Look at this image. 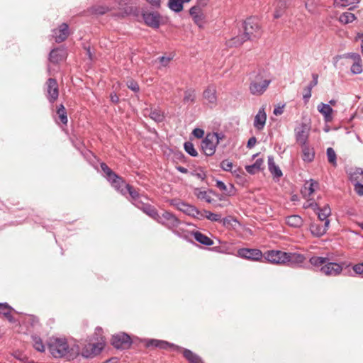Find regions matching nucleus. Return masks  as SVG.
Returning <instances> with one entry per match:
<instances>
[{
    "mask_svg": "<svg viewBox=\"0 0 363 363\" xmlns=\"http://www.w3.org/2000/svg\"><path fill=\"white\" fill-rule=\"evenodd\" d=\"M50 354L55 358L67 357L74 359L81 352L77 344L69 345L65 338L51 337L47 342Z\"/></svg>",
    "mask_w": 363,
    "mask_h": 363,
    "instance_id": "nucleus-1",
    "label": "nucleus"
},
{
    "mask_svg": "<svg viewBox=\"0 0 363 363\" xmlns=\"http://www.w3.org/2000/svg\"><path fill=\"white\" fill-rule=\"evenodd\" d=\"M244 33L239 35L230 41V45L239 46L247 40L259 38L262 31L257 19L255 18H247L243 23Z\"/></svg>",
    "mask_w": 363,
    "mask_h": 363,
    "instance_id": "nucleus-2",
    "label": "nucleus"
},
{
    "mask_svg": "<svg viewBox=\"0 0 363 363\" xmlns=\"http://www.w3.org/2000/svg\"><path fill=\"white\" fill-rule=\"evenodd\" d=\"M250 91L256 96L263 94L270 84V80L265 78L264 72L260 69L250 74Z\"/></svg>",
    "mask_w": 363,
    "mask_h": 363,
    "instance_id": "nucleus-3",
    "label": "nucleus"
},
{
    "mask_svg": "<svg viewBox=\"0 0 363 363\" xmlns=\"http://www.w3.org/2000/svg\"><path fill=\"white\" fill-rule=\"evenodd\" d=\"M223 138V135L217 133H208L201 143V148L204 154L211 156L215 153L216 147L220 140Z\"/></svg>",
    "mask_w": 363,
    "mask_h": 363,
    "instance_id": "nucleus-4",
    "label": "nucleus"
},
{
    "mask_svg": "<svg viewBox=\"0 0 363 363\" xmlns=\"http://www.w3.org/2000/svg\"><path fill=\"white\" fill-rule=\"evenodd\" d=\"M104 345L105 342L102 338L96 343H89L83 348L82 355L86 358L93 357L101 352Z\"/></svg>",
    "mask_w": 363,
    "mask_h": 363,
    "instance_id": "nucleus-5",
    "label": "nucleus"
},
{
    "mask_svg": "<svg viewBox=\"0 0 363 363\" xmlns=\"http://www.w3.org/2000/svg\"><path fill=\"white\" fill-rule=\"evenodd\" d=\"M286 252L280 250H269L266 252L262 258L272 264H284Z\"/></svg>",
    "mask_w": 363,
    "mask_h": 363,
    "instance_id": "nucleus-6",
    "label": "nucleus"
},
{
    "mask_svg": "<svg viewBox=\"0 0 363 363\" xmlns=\"http://www.w3.org/2000/svg\"><path fill=\"white\" fill-rule=\"evenodd\" d=\"M143 18L145 24L152 28H157L163 23L164 19L156 11H145L143 14Z\"/></svg>",
    "mask_w": 363,
    "mask_h": 363,
    "instance_id": "nucleus-7",
    "label": "nucleus"
},
{
    "mask_svg": "<svg viewBox=\"0 0 363 363\" xmlns=\"http://www.w3.org/2000/svg\"><path fill=\"white\" fill-rule=\"evenodd\" d=\"M111 343L117 349L125 350L130 347L132 342L128 335L121 333L112 337Z\"/></svg>",
    "mask_w": 363,
    "mask_h": 363,
    "instance_id": "nucleus-8",
    "label": "nucleus"
},
{
    "mask_svg": "<svg viewBox=\"0 0 363 363\" xmlns=\"http://www.w3.org/2000/svg\"><path fill=\"white\" fill-rule=\"evenodd\" d=\"M311 130V125L306 123H301L298 125L295 131V137L297 143L301 145H305L308 142L309 133Z\"/></svg>",
    "mask_w": 363,
    "mask_h": 363,
    "instance_id": "nucleus-9",
    "label": "nucleus"
},
{
    "mask_svg": "<svg viewBox=\"0 0 363 363\" xmlns=\"http://www.w3.org/2000/svg\"><path fill=\"white\" fill-rule=\"evenodd\" d=\"M171 204L178 210L189 216L196 217L200 214V212L194 206L187 204L179 200H172L171 201Z\"/></svg>",
    "mask_w": 363,
    "mask_h": 363,
    "instance_id": "nucleus-10",
    "label": "nucleus"
},
{
    "mask_svg": "<svg viewBox=\"0 0 363 363\" xmlns=\"http://www.w3.org/2000/svg\"><path fill=\"white\" fill-rule=\"evenodd\" d=\"M205 104L210 108L217 105L216 88L214 85H209L203 92Z\"/></svg>",
    "mask_w": 363,
    "mask_h": 363,
    "instance_id": "nucleus-11",
    "label": "nucleus"
},
{
    "mask_svg": "<svg viewBox=\"0 0 363 363\" xmlns=\"http://www.w3.org/2000/svg\"><path fill=\"white\" fill-rule=\"evenodd\" d=\"M157 222L167 226L169 228H175L179 223L177 218L172 213L167 211H165L162 215L159 216Z\"/></svg>",
    "mask_w": 363,
    "mask_h": 363,
    "instance_id": "nucleus-12",
    "label": "nucleus"
},
{
    "mask_svg": "<svg viewBox=\"0 0 363 363\" xmlns=\"http://www.w3.org/2000/svg\"><path fill=\"white\" fill-rule=\"evenodd\" d=\"M47 98L50 102L55 101L59 95L58 84L55 79L50 78L46 83Z\"/></svg>",
    "mask_w": 363,
    "mask_h": 363,
    "instance_id": "nucleus-13",
    "label": "nucleus"
},
{
    "mask_svg": "<svg viewBox=\"0 0 363 363\" xmlns=\"http://www.w3.org/2000/svg\"><path fill=\"white\" fill-rule=\"evenodd\" d=\"M240 257L252 260H259L262 258L263 254L257 249L242 248L238 251Z\"/></svg>",
    "mask_w": 363,
    "mask_h": 363,
    "instance_id": "nucleus-14",
    "label": "nucleus"
},
{
    "mask_svg": "<svg viewBox=\"0 0 363 363\" xmlns=\"http://www.w3.org/2000/svg\"><path fill=\"white\" fill-rule=\"evenodd\" d=\"M267 121V113L265 112V106H262L258 111L254 118L253 125L257 130H262Z\"/></svg>",
    "mask_w": 363,
    "mask_h": 363,
    "instance_id": "nucleus-15",
    "label": "nucleus"
},
{
    "mask_svg": "<svg viewBox=\"0 0 363 363\" xmlns=\"http://www.w3.org/2000/svg\"><path fill=\"white\" fill-rule=\"evenodd\" d=\"M342 267L340 264L328 261L321 268L320 271L328 276H337L341 273Z\"/></svg>",
    "mask_w": 363,
    "mask_h": 363,
    "instance_id": "nucleus-16",
    "label": "nucleus"
},
{
    "mask_svg": "<svg viewBox=\"0 0 363 363\" xmlns=\"http://www.w3.org/2000/svg\"><path fill=\"white\" fill-rule=\"evenodd\" d=\"M189 13L195 23L201 27L204 23L205 14L199 6H194L189 10Z\"/></svg>",
    "mask_w": 363,
    "mask_h": 363,
    "instance_id": "nucleus-17",
    "label": "nucleus"
},
{
    "mask_svg": "<svg viewBox=\"0 0 363 363\" xmlns=\"http://www.w3.org/2000/svg\"><path fill=\"white\" fill-rule=\"evenodd\" d=\"M69 28L66 23L61 24L58 28L53 30L52 36L57 43H61L69 35Z\"/></svg>",
    "mask_w": 363,
    "mask_h": 363,
    "instance_id": "nucleus-18",
    "label": "nucleus"
},
{
    "mask_svg": "<svg viewBox=\"0 0 363 363\" xmlns=\"http://www.w3.org/2000/svg\"><path fill=\"white\" fill-rule=\"evenodd\" d=\"M330 220H327L323 224L313 223L311 224L310 230L311 233L316 237L323 235L328 229Z\"/></svg>",
    "mask_w": 363,
    "mask_h": 363,
    "instance_id": "nucleus-19",
    "label": "nucleus"
},
{
    "mask_svg": "<svg viewBox=\"0 0 363 363\" xmlns=\"http://www.w3.org/2000/svg\"><path fill=\"white\" fill-rule=\"evenodd\" d=\"M318 111L323 116L325 122H331L333 121V109L330 104L320 103L317 106Z\"/></svg>",
    "mask_w": 363,
    "mask_h": 363,
    "instance_id": "nucleus-20",
    "label": "nucleus"
},
{
    "mask_svg": "<svg viewBox=\"0 0 363 363\" xmlns=\"http://www.w3.org/2000/svg\"><path fill=\"white\" fill-rule=\"evenodd\" d=\"M318 186V183L312 179L310 181H307L302 189H301V194L303 195V198L305 199H309L310 196L313 194L315 191V188Z\"/></svg>",
    "mask_w": 363,
    "mask_h": 363,
    "instance_id": "nucleus-21",
    "label": "nucleus"
},
{
    "mask_svg": "<svg viewBox=\"0 0 363 363\" xmlns=\"http://www.w3.org/2000/svg\"><path fill=\"white\" fill-rule=\"evenodd\" d=\"M111 175L108 180L116 189L120 191L122 194H125V185L123 179L116 174Z\"/></svg>",
    "mask_w": 363,
    "mask_h": 363,
    "instance_id": "nucleus-22",
    "label": "nucleus"
},
{
    "mask_svg": "<svg viewBox=\"0 0 363 363\" xmlns=\"http://www.w3.org/2000/svg\"><path fill=\"white\" fill-rule=\"evenodd\" d=\"M305 260V257L299 253H287L285 259V264H298L303 263Z\"/></svg>",
    "mask_w": 363,
    "mask_h": 363,
    "instance_id": "nucleus-23",
    "label": "nucleus"
},
{
    "mask_svg": "<svg viewBox=\"0 0 363 363\" xmlns=\"http://www.w3.org/2000/svg\"><path fill=\"white\" fill-rule=\"evenodd\" d=\"M302 147V159L303 161L306 162H310L313 161L314 158V151L312 147H311L308 143L305 145H301Z\"/></svg>",
    "mask_w": 363,
    "mask_h": 363,
    "instance_id": "nucleus-24",
    "label": "nucleus"
},
{
    "mask_svg": "<svg viewBox=\"0 0 363 363\" xmlns=\"http://www.w3.org/2000/svg\"><path fill=\"white\" fill-rule=\"evenodd\" d=\"M128 192L133 199V203L137 207L140 208V204L143 203L139 200V194L131 186L125 184V193Z\"/></svg>",
    "mask_w": 363,
    "mask_h": 363,
    "instance_id": "nucleus-25",
    "label": "nucleus"
},
{
    "mask_svg": "<svg viewBox=\"0 0 363 363\" xmlns=\"http://www.w3.org/2000/svg\"><path fill=\"white\" fill-rule=\"evenodd\" d=\"M144 213H145L147 215H148L150 217L152 218L154 220L157 221V218H159V214L157 213L156 210L148 204H145L142 203L140 204V208Z\"/></svg>",
    "mask_w": 363,
    "mask_h": 363,
    "instance_id": "nucleus-26",
    "label": "nucleus"
},
{
    "mask_svg": "<svg viewBox=\"0 0 363 363\" xmlns=\"http://www.w3.org/2000/svg\"><path fill=\"white\" fill-rule=\"evenodd\" d=\"M286 223L289 226L299 228L303 224V219L298 215H292L286 218Z\"/></svg>",
    "mask_w": 363,
    "mask_h": 363,
    "instance_id": "nucleus-27",
    "label": "nucleus"
},
{
    "mask_svg": "<svg viewBox=\"0 0 363 363\" xmlns=\"http://www.w3.org/2000/svg\"><path fill=\"white\" fill-rule=\"evenodd\" d=\"M65 57V51L60 49H54L50 53V60L52 62H58L62 60Z\"/></svg>",
    "mask_w": 363,
    "mask_h": 363,
    "instance_id": "nucleus-28",
    "label": "nucleus"
},
{
    "mask_svg": "<svg viewBox=\"0 0 363 363\" xmlns=\"http://www.w3.org/2000/svg\"><path fill=\"white\" fill-rule=\"evenodd\" d=\"M350 180L354 183L362 182L363 179V170L360 168L351 169L349 172Z\"/></svg>",
    "mask_w": 363,
    "mask_h": 363,
    "instance_id": "nucleus-29",
    "label": "nucleus"
},
{
    "mask_svg": "<svg viewBox=\"0 0 363 363\" xmlns=\"http://www.w3.org/2000/svg\"><path fill=\"white\" fill-rule=\"evenodd\" d=\"M268 166L270 172L277 177H280L282 175V172L279 167L276 165L274 158L272 156L268 157Z\"/></svg>",
    "mask_w": 363,
    "mask_h": 363,
    "instance_id": "nucleus-30",
    "label": "nucleus"
},
{
    "mask_svg": "<svg viewBox=\"0 0 363 363\" xmlns=\"http://www.w3.org/2000/svg\"><path fill=\"white\" fill-rule=\"evenodd\" d=\"M147 347H159L162 349H167L169 347H172L169 342L159 340H149L146 343Z\"/></svg>",
    "mask_w": 363,
    "mask_h": 363,
    "instance_id": "nucleus-31",
    "label": "nucleus"
},
{
    "mask_svg": "<svg viewBox=\"0 0 363 363\" xmlns=\"http://www.w3.org/2000/svg\"><path fill=\"white\" fill-rule=\"evenodd\" d=\"M331 210L329 206L325 205L318 211V219L320 222L325 223V221L329 220L328 217L330 216Z\"/></svg>",
    "mask_w": 363,
    "mask_h": 363,
    "instance_id": "nucleus-32",
    "label": "nucleus"
},
{
    "mask_svg": "<svg viewBox=\"0 0 363 363\" xmlns=\"http://www.w3.org/2000/svg\"><path fill=\"white\" fill-rule=\"evenodd\" d=\"M194 237L196 241L205 245L209 246L212 245L213 243L208 237L198 231L194 233Z\"/></svg>",
    "mask_w": 363,
    "mask_h": 363,
    "instance_id": "nucleus-33",
    "label": "nucleus"
},
{
    "mask_svg": "<svg viewBox=\"0 0 363 363\" xmlns=\"http://www.w3.org/2000/svg\"><path fill=\"white\" fill-rule=\"evenodd\" d=\"M183 354L189 363H203L198 355L189 350H184Z\"/></svg>",
    "mask_w": 363,
    "mask_h": 363,
    "instance_id": "nucleus-34",
    "label": "nucleus"
},
{
    "mask_svg": "<svg viewBox=\"0 0 363 363\" xmlns=\"http://www.w3.org/2000/svg\"><path fill=\"white\" fill-rule=\"evenodd\" d=\"M194 193L199 199L204 200L205 201L209 203L212 202V199L207 191L197 188L195 189Z\"/></svg>",
    "mask_w": 363,
    "mask_h": 363,
    "instance_id": "nucleus-35",
    "label": "nucleus"
},
{
    "mask_svg": "<svg viewBox=\"0 0 363 363\" xmlns=\"http://www.w3.org/2000/svg\"><path fill=\"white\" fill-rule=\"evenodd\" d=\"M13 308L7 303H0V313L3 314L10 322L13 321L11 311Z\"/></svg>",
    "mask_w": 363,
    "mask_h": 363,
    "instance_id": "nucleus-36",
    "label": "nucleus"
},
{
    "mask_svg": "<svg viewBox=\"0 0 363 363\" xmlns=\"http://www.w3.org/2000/svg\"><path fill=\"white\" fill-rule=\"evenodd\" d=\"M262 160H257L253 164L246 166V171L251 174H254L258 171H259L262 165Z\"/></svg>",
    "mask_w": 363,
    "mask_h": 363,
    "instance_id": "nucleus-37",
    "label": "nucleus"
},
{
    "mask_svg": "<svg viewBox=\"0 0 363 363\" xmlns=\"http://www.w3.org/2000/svg\"><path fill=\"white\" fill-rule=\"evenodd\" d=\"M196 94L193 89L186 90L184 92V103L191 104L195 101Z\"/></svg>",
    "mask_w": 363,
    "mask_h": 363,
    "instance_id": "nucleus-38",
    "label": "nucleus"
},
{
    "mask_svg": "<svg viewBox=\"0 0 363 363\" xmlns=\"http://www.w3.org/2000/svg\"><path fill=\"white\" fill-rule=\"evenodd\" d=\"M32 339L34 348L39 352H45V346L43 343L41 338L36 335H34L32 337Z\"/></svg>",
    "mask_w": 363,
    "mask_h": 363,
    "instance_id": "nucleus-39",
    "label": "nucleus"
},
{
    "mask_svg": "<svg viewBox=\"0 0 363 363\" xmlns=\"http://www.w3.org/2000/svg\"><path fill=\"white\" fill-rule=\"evenodd\" d=\"M150 117L155 122H162L164 119L163 113L159 109H151Z\"/></svg>",
    "mask_w": 363,
    "mask_h": 363,
    "instance_id": "nucleus-40",
    "label": "nucleus"
},
{
    "mask_svg": "<svg viewBox=\"0 0 363 363\" xmlns=\"http://www.w3.org/2000/svg\"><path fill=\"white\" fill-rule=\"evenodd\" d=\"M356 19L354 14L350 12H345L340 15V21L342 23L347 24L353 22Z\"/></svg>",
    "mask_w": 363,
    "mask_h": 363,
    "instance_id": "nucleus-41",
    "label": "nucleus"
},
{
    "mask_svg": "<svg viewBox=\"0 0 363 363\" xmlns=\"http://www.w3.org/2000/svg\"><path fill=\"white\" fill-rule=\"evenodd\" d=\"M169 9L175 12H180L183 10V3L179 0H169Z\"/></svg>",
    "mask_w": 363,
    "mask_h": 363,
    "instance_id": "nucleus-42",
    "label": "nucleus"
},
{
    "mask_svg": "<svg viewBox=\"0 0 363 363\" xmlns=\"http://www.w3.org/2000/svg\"><path fill=\"white\" fill-rule=\"evenodd\" d=\"M328 261V258L321 257H313L310 259V263L316 267H320V268L327 264Z\"/></svg>",
    "mask_w": 363,
    "mask_h": 363,
    "instance_id": "nucleus-43",
    "label": "nucleus"
},
{
    "mask_svg": "<svg viewBox=\"0 0 363 363\" xmlns=\"http://www.w3.org/2000/svg\"><path fill=\"white\" fill-rule=\"evenodd\" d=\"M57 113L59 116V118H60L61 122L63 124H67V112H66L65 106L62 104L59 106Z\"/></svg>",
    "mask_w": 363,
    "mask_h": 363,
    "instance_id": "nucleus-44",
    "label": "nucleus"
},
{
    "mask_svg": "<svg viewBox=\"0 0 363 363\" xmlns=\"http://www.w3.org/2000/svg\"><path fill=\"white\" fill-rule=\"evenodd\" d=\"M359 0H335L337 6L346 7L358 4Z\"/></svg>",
    "mask_w": 363,
    "mask_h": 363,
    "instance_id": "nucleus-45",
    "label": "nucleus"
},
{
    "mask_svg": "<svg viewBox=\"0 0 363 363\" xmlns=\"http://www.w3.org/2000/svg\"><path fill=\"white\" fill-rule=\"evenodd\" d=\"M327 157L328 162L333 165H336V154L334 150L332 147H328L327 149Z\"/></svg>",
    "mask_w": 363,
    "mask_h": 363,
    "instance_id": "nucleus-46",
    "label": "nucleus"
},
{
    "mask_svg": "<svg viewBox=\"0 0 363 363\" xmlns=\"http://www.w3.org/2000/svg\"><path fill=\"white\" fill-rule=\"evenodd\" d=\"M202 216L211 221H220L221 219V217L219 214L211 213L208 211H205L204 214Z\"/></svg>",
    "mask_w": 363,
    "mask_h": 363,
    "instance_id": "nucleus-47",
    "label": "nucleus"
},
{
    "mask_svg": "<svg viewBox=\"0 0 363 363\" xmlns=\"http://www.w3.org/2000/svg\"><path fill=\"white\" fill-rule=\"evenodd\" d=\"M184 149L191 156L195 157L198 154L197 151L194 147V145L190 142H186L184 143Z\"/></svg>",
    "mask_w": 363,
    "mask_h": 363,
    "instance_id": "nucleus-48",
    "label": "nucleus"
},
{
    "mask_svg": "<svg viewBox=\"0 0 363 363\" xmlns=\"http://www.w3.org/2000/svg\"><path fill=\"white\" fill-rule=\"evenodd\" d=\"M351 71L354 74H359L362 72L361 60L354 62L353 65L351 67Z\"/></svg>",
    "mask_w": 363,
    "mask_h": 363,
    "instance_id": "nucleus-49",
    "label": "nucleus"
},
{
    "mask_svg": "<svg viewBox=\"0 0 363 363\" xmlns=\"http://www.w3.org/2000/svg\"><path fill=\"white\" fill-rule=\"evenodd\" d=\"M233 167V162L229 160H224L220 163V167L226 172H230Z\"/></svg>",
    "mask_w": 363,
    "mask_h": 363,
    "instance_id": "nucleus-50",
    "label": "nucleus"
},
{
    "mask_svg": "<svg viewBox=\"0 0 363 363\" xmlns=\"http://www.w3.org/2000/svg\"><path fill=\"white\" fill-rule=\"evenodd\" d=\"M317 83L316 81L314 82L313 84H311L309 86H308L305 89H304V94H303V99L306 101H308V100L311 98V89H312V87L315 85Z\"/></svg>",
    "mask_w": 363,
    "mask_h": 363,
    "instance_id": "nucleus-51",
    "label": "nucleus"
},
{
    "mask_svg": "<svg viewBox=\"0 0 363 363\" xmlns=\"http://www.w3.org/2000/svg\"><path fill=\"white\" fill-rule=\"evenodd\" d=\"M126 84L127 86L134 92H138L140 89L138 83L133 79L128 80Z\"/></svg>",
    "mask_w": 363,
    "mask_h": 363,
    "instance_id": "nucleus-52",
    "label": "nucleus"
},
{
    "mask_svg": "<svg viewBox=\"0 0 363 363\" xmlns=\"http://www.w3.org/2000/svg\"><path fill=\"white\" fill-rule=\"evenodd\" d=\"M352 269L356 274L363 277V262L354 265Z\"/></svg>",
    "mask_w": 363,
    "mask_h": 363,
    "instance_id": "nucleus-53",
    "label": "nucleus"
},
{
    "mask_svg": "<svg viewBox=\"0 0 363 363\" xmlns=\"http://www.w3.org/2000/svg\"><path fill=\"white\" fill-rule=\"evenodd\" d=\"M101 169L106 174L107 179H109L112 175L115 173L112 172V170L104 163L101 164Z\"/></svg>",
    "mask_w": 363,
    "mask_h": 363,
    "instance_id": "nucleus-54",
    "label": "nucleus"
},
{
    "mask_svg": "<svg viewBox=\"0 0 363 363\" xmlns=\"http://www.w3.org/2000/svg\"><path fill=\"white\" fill-rule=\"evenodd\" d=\"M354 191L359 196H363V185L359 183H354Z\"/></svg>",
    "mask_w": 363,
    "mask_h": 363,
    "instance_id": "nucleus-55",
    "label": "nucleus"
},
{
    "mask_svg": "<svg viewBox=\"0 0 363 363\" xmlns=\"http://www.w3.org/2000/svg\"><path fill=\"white\" fill-rule=\"evenodd\" d=\"M192 133L196 138H201L204 135V130L201 128H195Z\"/></svg>",
    "mask_w": 363,
    "mask_h": 363,
    "instance_id": "nucleus-56",
    "label": "nucleus"
},
{
    "mask_svg": "<svg viewBox=\"0 0 363 363\" xmlns=\"http://www.w3.org/2000/svg\"><path fill=\"white\" fill-rule=\"evenodd\" d=\"M94 13L96 14H104L107 11V9L103 6H98L94 8Z\"/></svg>",
    "mask_w": 363,
    "mask_h": 363,
    "instance_id": "nucleus-57",
    "label": "nucleus"
},
{
    "mask_svg": "<svg viewBox=\"0 0 363 363\" xmlns=\"http://www.w3.org/2000/svg\"><path fill=\"white\" fill-rule=\"evenodd\" d=\"M216 186L223 191L227 189L226 185L221 181H216Z\"/></svg>",
    "mask_w": 363,
    "mask_h": 363,
    "instance_id": "nucleus-58",
    "label": "nucleus"
},
{
    "mask_svg": "<svg viewBox=\"0 0 363 363\" xmlns=\"http://www.w3.org/2000/svg\"><path fill=\"white\" fill-rule=\"evenodd\" d=\"M347 56L348 57L352 59L354 62V61H358V60H361L360 55L359 54H357V53H349V54H347Z\"/></svg>",
    "mask_w": 363,
    "mask_h": 363,
    "instance_id": "nucleus-59",
    "label": "nucleus"
},
{
    "mask_svg": "<svg viewBox=\"0 0 363 363\" xmlns=\"http://www.w3.org/2000/svg\"><path fill=\"white\" fill-rule=\"evenodd\" d=\"M256 142H257V140L255 137L250 138L247 142V147L252 148V147L255 146V145L256 144Z\"/></svg>",
    "mask_w": 363,
    "mask_h": 363,
    "instance_id": "nucleus-60",
    "label": "nucleus"
},
{
    "mask_svg": "<svg viewBox=\"0 0 363 363\" xmlns=\"http://www.w3.org/2000/svg\"><path fill=\"white\" fill-rule=\"evenodd\" d=\"M283 109H284V106H277L274 109V114L276 115V116H279L281 114H282L283 113Z\"/></svg>",
    "mask_w": 363,
    "mask_h": 363,
    "instance_id": "nucleus-61",
    "label": "nucleus"
},
{
    "mask_svg": "<svg viewBox=\"0 0 363 363\" xmlns=\"http://www.w3.org/2000/svg\"><path fill=\"white\" fill-rule=\"evenodd\" d=\"M170 60H171V58H169V57H160V62L164 66L167 65L169 62Z\"/></svg>",
    "mask_w": 363,
    "mask_h": 363,
    "instance_id": "nucleus-62",
    "label": "nucleus"
},
{
    "mask_svg": "<svg viewBox=\"0 0 363 363\" xmlns=\"http://www.w3.org/2000/svg\"><path fill=\"white\" fill-rule=\"evenodd\" d=\"M150 4L155 6H159L160 4V0H146Z\"/></svg>",
    "mask_w": 363,
    "mask_h": 363,
    "instance_id": "nucleus-63",
    "label": "nucleus"
},
{
    "mask_svg": "<svg viewBox=\"0 0 363 363\" xmlns=\"http://www.w3.org/2000/svg\"><path fill=\"white\" fill-rule=\"evenodd\" d=\"M360 40L362 41V45H363V33H359L357 34L355 37V40L357 41Z\"/></svg>",
    "mask_w": 363,
    "mask_h": 363,
    "instance_id": "nucleus-64",
    "label": "nucleus"
}]
</instances>
